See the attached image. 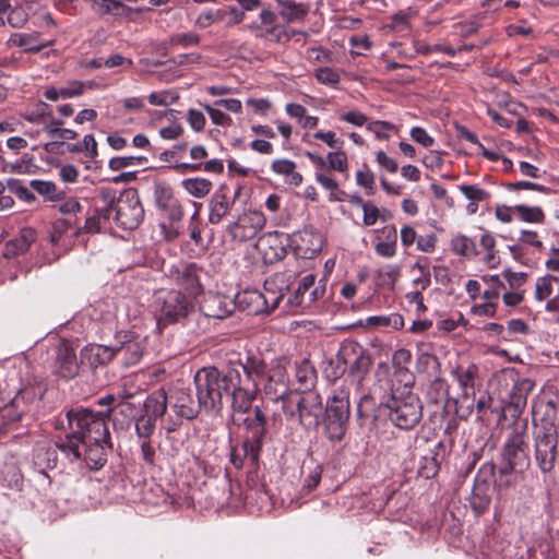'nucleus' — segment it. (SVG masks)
<instances>
[{"instance_id": "obj_14", "label": "nucleus", "mask_w": 559, "mask_h": 559, "mask_svg": "<svg viewBox=\"0 0 559 559\" xmlns=\"http://www.w3.org/2000/svg\"><path fill=\"white\" fill-rule=\"evenodd\" d=\"M201 273L202 271L195 264L186 263L173 265L168 270L169 278L192 296L200 294L202 290L200 283Z\"/></svg>"}, {"instance_id": "obj_20", "label": "nucleus", "mask_w": 559, "mask_h": 559, "mask_svg": "<svg viewBox=\"0 0 559 559\" xmlns=\"http://www.w3.org/2000/svg\"><path fill=\"white\" fill-rule=\"evenodd\" d=\"M106 447H110L109 440H91V442L82 441V456L79 460L83 459L91 469H98L106 462Z\"/></svg>"}, {"instance_id": "obj_41", "label": "nucleus", "mask_w": 559, "mask_h": 559, "mask_svg": "<svg viewBox=\"0 0 559 559\" xmlns=\"http://www.w3.org/2000/svg\"><path fill=\"white\" fill-rule=\"evenodd\" d=\"M518 218L525 223L543 224L545 222V213L540 206H528L525 204L514 205Z\"/></svg>"}, {"instance_id": "obj_36", "label": "nucleus", "mask_w": 559, "mask_h": 559, "mask_svg": "<svg viewBox=\"0 0 559 559\" xmlns=\"http://www.w3.org/2000/svg\"><path fill=\"white\" fill-rule=\"evenodd\" d=\"M181 186L190 195L202 199L211 192L213 183L209 179L197 177L182 180Z\"/></svg>"}, {"instance_id": "obj_63", "label": "nucleus", "mask_w": 559, "mask_h": 559, "mask_svg": "<svg viewBox=\"0 0 559 559\" xmlns=\"http://www.w3.org/2000/svg\"><path fill=\"white\" fill-rule=\"evenodd\" d=\"M409 134L413 141L424 147H430L435 144V139L421 127H413Z\"/></svg>"}, {"instance_id": "obj_40", "label": "nucleus", "mask_w": 559, "mask_h": 559, "mask_svg": "<svg viewBox=\"0 0 559 559\" xmlns=\"http://www.w3.org/2000/svg\"><path fill=\"white\" fill-rule=\"evenodd\" d=\"M413 271H418L419 273V275L413 280V285L416 287V290H426L431 284L428 258H419L413 265Z\"/></svg>"}, {"instance_id": "obj_21", "label": "nucleus", "mask_w": 559, "mask_h": 559, "mask_svg": "<svg viewBox=\"0 0 559 559\" xmlns=\"http://www.w3.org/2000/svg\"><path fill=\"white\" fill-rule=\"evenodd\" d=\"M116 356L112 347L90 344L81 350V364H87L92 368L108 364Z\"/></svg>"}, {"instance_id": "obj_46", "label": "nucleus", "mask_w": 559, "mask_h": 559, "mask_svg": "<svg viewBox=\"0 0 559 559\" xmlns=\"http://www.w3.org/2000/svg\"><path fill=\"white\" fill-rule=\"evenodd\" d=\"M227 15L226 10L223 9H210L201 12L194 21V25L198 28L204 29L212 26L214 23L223 21Z\"/></svg>"}, {"instance_id": "obj_22", "label": "nucleus", "mask_w": 559, "mask_h": 559, "mask_svg": "<svg viewBox=\"0 0 559 559\" xmlns=\"http://www.w3.org/2000/svg\"><path fill=\"white\" fill-rule=\"evenodd\" d=\"M492 490L486 479L480 475L476 477L471 497V507L475 514H481L489 508Z\"/></svg>"}, {"instance_id": "obj_15", "label": "nucleus", "mask_w": 559, "mask_h": 559, "mask_svg": "<svg viewBox=\"0 0 559 559\" xmlns=\"http://www.w3.org/2000/svg\"><path fill=\"white\" fill-rule=\"evenodd\" d=\"M73 343L62 340L56 347L55 369L63 378L71 379L79 373L80 364Z\"/></svg>"}, {"instance_id": "obj_47", "label": "nucleus", "mask_w": 559, "mask_h": 559, "mask_svg": "<svg viewBox=\"0 0 559 559\" xmlns=\"http://www.w3.org/2000/svg\"><path fill=\"white\" fill-rule=\"evenodd\" d=\"M34 462L40 468H53L57 463L56 450L46 447H37Z\"/></svg>"}, {"instance_id": "obj_13", "label": "nucleus", "mask_w": 559, "mask_h": 559, "mask_svg": "<svg viewBox=\"0 0 559 559\" xmlns=\"http://www.w3.org/2000/svg\"><path fill=\"white\" fill-rule=\"evenodd\" d=\"M169 403L177 416L191 420L203 409V404L197 397L193 399L191 390L187 388H175L169 394Z\"/></svg>"}, {"instance_id": "obj_1", "label": "nucleus", "mask_w": 559, "mask_h": 559, "mask_svg": "<svg viewBox=\"0 0 559 559\" xmlns=\"http://www.w3.org/2000/svg\"><path fill=\"white\" fill-rule=\"evenodd\" d=\"M287 365L288 361L285 358L274 359L267 365L255 355H248L243 360L238 361V367L241 368L243 373V388L236 393L235 402L240 413L250 409L260 389L274 402L278 401V396L288 392Z\"/></svg>"}, {"instance_id": "obj_33", "label": "nucleus", "mask_w": 559, "mask_h": 559, "mask_svg": "<svg viewBox=\"0 0 559 559\" xmlns=\"http://www.w3.org/2000/svg\"><path fill=\"white\" fill-rule=\"evenodd\" d=\"M260 452L257 448L247 444L242 441L240 445H235L230 450V462L236 468H241L246 460H249L252 464L258 462Z\"/></svg>"}, {"instance_id": "obj_54", "label": "nucleus", "mask_w": 559, "mask_h": 559, "mask_svg": "<svg viewBox=\"0 0 559 559\" xmlns=\"http://www.w3.org/2000/svg\"><path fill=\"white\" fill-rule=\"evenodd\" d=\"M145 160L142 156H119V157H112L109 160V168L111 170H120L122 168H127L130 166L140 165Z\"/></svg>"}, {"instance_id": "obj_28", "label": "nucleus", "mask_w": 559, "mask_h": 559, "mask_svg": "<svg viewBox=\"0 0 559 559\" xmlns=\"http://www.w3.org/2000/svg\"><path fill=\"white\" fill-rule=\"evenodd\" d=\"M240 188L235 191L230 201L225 194H214L210 203L209 221L211 224H218L230 211L235 199L240 194Z\"/></svg>"}, {"instance_id": "obj_31", "label": "nucleus", "mask_w": 559, "mask_h": 559, "mask_svg": "<svg viewBox=\"0 0 559 559\" xmlns=\"http://www.w3.org/2000/svg\"><path fill=\"white\" fill-rule=\"evenodd\" d=\"M169 403V395L165 390H157L150 394L144 403L146 412L150 413L154 419L164 416Z\"/></svg>"}, {"instance_id": "obj_39", "label": "nucleus", "mask_w": 559, "mask_h": 559, "mask_svg": "<svg viewBox=\"0 0 559 559\" xmlns=\"http://www.w3.org/2000/svg\"><path fill=\"white\" fill-rule=\"evenodd\" d=\"M451 250L461 257L472 259L477 255L474 240L465 235H456L451 239Z\"/></svg>"}, {"instance_id": "obj_7", "label": "nucleus", "mask_w": 559, "mask_h": 559, "mask_svg": "<svg viewBox=\"0 0 559 559\" xmlns=\"http://www.w3.org/2000/svg\"><path fill=\"white\" fill-rule=\"evenodd\" d=\"M153 308L159 325L185 319L192 309L191 301L179 290L162 289L154 296Z\"/></svg>"}, {"instance_id": "obj_58", "label": "nucleus", "mask_w": 559, "mask_h": 559, "mask_svg": "<svg viewBox=\"0 0 559 559\" xmlns=\"http://www.w3.org/2000/svg\"><path fill=\"white\" fill-rule=\"evenodd\" d=\"M314 75L320 83L325 85H335L341 80L338 72L329 67L317 69Z\"/></svg>"}, {"instance_id": "obj_25", "label": "nucleus", "mask_w": 559, "mask_h": 559, "mask_svg": "<svg viewBox=\"0 0 559 559\" xmlns=\"http://www.w3.org/2000/svg\"><path fill=\"white\" fill-rule=\"evenodd\" d=\"M490 472L492 473L495 486L500 489H508L523 480L525 469H518L512 465L503 463L497 471L490 467Z\"/></svg>"}, {"instance_id": "obj_16", "label": "nucleus", "mask_w": 559, "mask_h": 559, "mask_svg": "<svg viewBox=\"0 0 559 559\" xmlns=\"http://www.w3.org/2000/svg\"><path fill=\"white\" fill-rule=\"evenodd\" d=\"M154 199L156 206L164 211L173 221H180L183 216V210L175 198L173 188L165 181L154 183Z\"/></svg>"}, {"instance_id": "obj_44", "label": "nucleus", "mask_w": 559, "mask_h": 559, "mask_svg": "<svg viewBox=\"0 0 559 559\" xmlns=\"http://www.w3.org/2000/svg\"><path fill=\"white\" fill-rule=\"evenodd\" d=\"M370 359L367 356L359 355L355 358L354 364L350 366V383H355L359 388L369 371Z\"/></svg>"}, {"instance_id": "obj_19", "label": "nucleus", "mask_w": 559, "mask_h": 559, "mask_svg": "<svg viewBox=\"0 0 559 559\" xmlns=\"http://www.w3.org/2000/svg\"><path fill=\"white\" fill-rule=\"evenodd\" d=\"M532 415L535 429L556 428L557 407L552 400L544 396L534 400Z\"/></svg>"}, {"instance_id": "obj_32", "label": "nucleus", "mask_w": 559, "mask_h": 559, "mask_svg": "<svg viewBox=\"0 0 559 559\" xmlns=\"http://www.w3.org/2000/svg\"><path fill=\"white\" fill-rule=\"evenodd\" d=\"M295 378L299 383L298 389H310L314 385L317 373L311 362L302 358L295 362Z\"/></svg>"}, {"instance_id": "obj_52", "label": "nucleus", "mask_w": 559, "mask_h": 559, "mask_svg": "<svg viewBox=\"0 0 559 559\" xmlns=\"http://www.w3.org/2000/svg\"><path fill=\"white\" fill-rule=\"evenodd\" d=\"M78 136V133L74 130L71 129H63L61 128L58 132L56 140L48 142L44 145V150L47 153H57L58 147L64 143L66 140H73Z\"/></svg>"}, {"instance_id": "obj_49", "label": "nucleus", "mask_w": 559, "mask_h": 559, "mask_svg": "<svg viewBox=\"0 0 559 559\" xmlns=\"http://www.w3.org/2000/svg\"><path fill=\"white\" fill-rule=\"evenodd\" d=\"M178 98V93L169 90L153 92L148 95V102L154 106H169L175 104Z\"/></svg>"}, {"instance_id": "obj_56", "label": "nucleus", "mask_w": 559, "mask_h": 559, "mask_svg": "<svg viewBox=\"0 0 559 559\" xmlns=\"http://www.w3.org/2000/svg\"><path fill=\"white\" fill-rule=\"evenodd\" d=\"M329 167L340 173H345L348 168L347 156L342 151L330 152L326 155Z\"/></svg>"}, {"instance_id": "obj_37", "label": "nucleus", "mask_w": 559, "mask_h": 559, "mask_svg": "<svg viewBox=\"0 0 559 559\" xmlns=\"http://www.w3.org/2000/svg\"><path fill=\"white\" fill-rule=\"evenodd\" d=\"M382 233L386 240L376 245V252L380 257L392 258L396 253V228L394 226H385Z\"/></svg>"}, {"instance_id": "obj_27", "label": "nucleus", "mask_w": 559, "mask_h": 559, "mask_svg": "<svg viewBox=\"0 0 559 559\" xmlns=\"http://www.w3.org/2000/svg\"><path fill=\"white\" fill-rule=\"evenodd\" d=\"M452 373L463 392V396L468 399L474 395L475 383L478 374L477 366L474 364H469L466 367L459 366Z\"/></svg>"}, {"instance_id": "obj_55", "label": "nucleus", "mask_w": 559, "mask_h": 559, "mask_svg": "<svg viewBox=\"0 0 559 559\" xmlns=\"http://www.w3.org/2000/svg\"><path fill=\"white\" fill-rule=\"evenodd\" d=\"M395 129L396 128L394 124H392L389 121H384V120H377V121L369 122L367 124V130L372 132L376 135V138L380 139V140H388L390 138V135L388 134V131H392Z\"/></svg>"}, {"instance_id": "obj_62", "label": "nucleus", "mask_w": 559, "mask_h": 559, "mask_svg": "<svg viewBox=\"0 0 559 559\" xmlns=\"http://www.w3.org/2000/svg\"><path fill=\"white\" fill-rule=\"evenodd\" d=\"M204 109L209 114V116L214 124L221 126V127H229L231 124V122H233L231 118L224 111H222L217 108H214L210 105H205Z\"/></svg>"}, {"instance_id": "obj_5", "label": "nucleus", "mask_w": 559, "mask_h": 559, "mask_svg": "<svg viewBox=\"0 0 559 559\" xmlns=\"http://www.w3.org/2000/svg\"><path fill=\"white\" fill-rule=\"evenodd\" d=\"M349 415V389L342 385L334 391L326 403L324 429L330 440L338 441L344 437Z\"/></svg>"}, {"instance_id": "obj_26", "label": "nucleus", "mask_w": 559, "mask_h": 559, "mask_svg": "<svg viewBox=\"0 0 559 559\" xmlns=\"http://www.w3.org/2000/svg\"><path fill=\"white\" fill-rule=\"evenodd\" d=\"M36 239V233L32 228H23L13 239L9 240L3 249L5 258H13L28 250L32 242Z\"/></svg>"}, {"instance_id": "obj_2", "label": "nucleus", "mask_w": 559, "mask_h": 559, "mask_svg": "<svg viewBox=\"0 0 559 559\" xmlns=\"http://www.w3.org/2000/svg\"><path fill=\"white\" fill-rule=\"evenodd\" d=\"M197 397L203 404V411H219L223 405V395H231V406L239 412L235 396L239 389L243 388L241 368L238 362L233 364L226 371L216 367H203L194 376Z\"/></svg>"}, {"instance_id": "obj_38", "label": "nucleus", "mask_w": 559, "mask_h": 559, "mask_svg": "<svg viewBox=\"0 0 559 559\" xmlns=\"http://www.w3.org/2000/svg\"><path fill=\"white\" fill-rule=\"evenodd\" d=\"M379 393V400H381V396L385 394L383 390L379 386V378L377 377V384L373 389V393H364L359 397V402L357 405V416L359 418L368 417L369 414L374 409L376 402L374 399L377 394ZM390 393V391H386V394Z\"/></svg>"}, {"instance_id": "obj_43", "label": "nucleus", "mask_w": 559, "mask_h": 559, "mask_svg": "<svg viewBox=\"0 0 559 559\" xmlns=\"http://www.w3.org/2000/svg\"><path fill=\"white\" fill-rule=\"evenodd\" d=\"M559 284V277L555 275H545L543 277H538L535 284V298L538 301L546 302L551 299V295L554 293V285Z\"/></svg>"}, {"instance_id": "obj_10", "label": "nucleus", "mask_w": 559, "mask_h": 559, "mask_svg": "<svg viewBox=\"0 0 559 559\" xmlns=\"http://www.w3.org/2000/svg\"><path fill=\"white\" fill-rule=\"evenodd\" d=\"M246 28L257 38L270 39L275 43H285L292 37L287 29L278 24L277 15L269 9L261 10L259 19L247 24Z\"/></svg>"}, {"instance_id": "obj_34", "label": "nucleus", "mask_w": 559, "mask_h": 559, "mask_svg": "<svg viewBox=\"0 0 559 559\" xmlns=\"http://www.w3.org/2000/svg\"><path fill=\"white\" fill-rule=\"evenodd\" d=\"M190 157L193 160L192 163H176L170 167L180 173L200 170L202 169L203 159L207 157V151L203 145H194L190 148Z\"/></svg>"}, {"instance_id": "obj_57", "label": "nucleus", "mask_w": 559, "mask_h": 559, "mask_svg": "<svg viewBox=\"0 0 559 559\" xmlns=\"http://www.w3.org/2000/svg\"><path fill=\"white\" fill-rule=\"evenodd\" d=\"M171 44L180 46L182 48H188L191 46H198L200 43V36L197 33L188 32V33H179L171 36Z\"/></svg>"}, {"instance_id": "obj_35", "label": "nucleus", "mask_w": 559, "mask_h": 559, "mask_svg": "<svg viewBox=\"0 0 559 559\" xmlns=\"http://www.w3.org/2000/svg\"><path fill=\"white\" fill-rule=\"evenodd\" d=\"M299 400L300 393L297 391H289L283 396H278V401L282 403V411L287 419L298 423L299 414Z\"/></svg>"}, {"instance_id": "obj_23", "label": "nucleus", "mask_w": 559, "mask_h": 559, "mask_svg": "<svg viewBox=\"0 0 559 559\" xmlns=\"http://www.w3.org/2000/svg\"><path fill=\"white\" fill-rule=\"evenodd\" d=\"M533 388L534 382L530 379H520L515 381L508 395V407H512L516 414H521L526 406L528 393Z\"/></svg>"}, {"instance_id": "obj_30", "label": "nucleus", "mask_w": 559, "mask_h": 559, "mask_svg": "<svg viewBox=\"0 0 559 559\" xmlns=\"http://www.w3.org/2000/svg\"><path fill=\"white\" fill-rule=\"evenodd\" d=\"M116 356H121L123 358V364L126 366H133L138 364L143 355V345L138 340H128L122 343L121 346L115 348Z\"/></svg>"}, {"instance_id": "obj_48", "label": "nucleus", "mask_w": 559, "mask_h": 559, "mask_svg": "<svg viewBox=\"0 0 559 559\" xmlns=\"http://www.w3.org/2000/svg\"><path fill=\"white\" fill-rule=\"evenodd\" d=\"M401 273V267L395 264H389L377 271V277L380 284L393 288Z\"/></svg>"}, {"instance_id": "obj_3", "label": "nucleus", "mask_w": 559, "mask_h": 559, "mask_svg": "<svg viewBox=\"0 0 559 559\" xmlns=\"http://www.w3.org/2000/svg\"><path fill=\"white\" fill-rule=\"evenodd\" d=\"M111 408L106 412H93L88 408L71 409L67 413L68 426L71 432L57 447L70 460L79 461L82 456V441H105L110 439L106 418Z\"/></svg>"}, {"instance_id": "obj_29", "label": "nucleus", "mask_w": 559, "mask_h": 559, "mask_svg": "<svg viewBox=\"0 0 559 559\" xmlns=\"http://www.w3.org/2000/svg\"><path fill=\"white\" fill-rule=\"evenodd\" d=\"M278 4L280 15L287 23L301 21L308 14L309 8L307 4L298 3L293 0H275Z\"/></svg>"}, {"instance_id": "obj_24", "label": "nucleus", "mask_w": 559, "mask_h": 559, "mask_svg": "<svg viewBox=\"0 0 559 559\" xmlns=\"http://www.w3.org/2000/svg\"><path fill=\"white\" fill-rule=\"evenodd\" d=\"M265 423V415L259 407H255L254 418L247 424L249 436L243 440V442L257 448L258 452H261L263 439L266 433Z\"/></svg>"}, {"instance_id": "obj_8", "label": "nucleus", "mask_w": 559, "mask_h": 559, "mask_svg": "<svg viewBox=\"0 0 559 559\" xmlns=\"http://www.w3.org/2000/svg\"><path fill=\"white\" fill-rule=\"evenodd\" d=\"M285 284V275L276 274L265 280L263 292L245 293L239 296V302H248L254 313L273 311L284 297Z\"/></svg>"}, {"instance_id": "obj_17", "label": "nucleus", "mask_w": 559, "mask_h": 559, "mask_svg": "<svg viewBox=\"0 0 559 559\" xmlns=\"http://www.w3.org/2000/svg\"><path fill=\"white\" fill-rule=\"evenodd\" d=\"M235 307L230 297L221 294H209L201 302L200 310L207 318L225 319L234 312Z\"/></svg>"}, {"instance_id": "obj_53", "label": "nucleus", "mask_w": 559, "mask_h": 559, "mask_svg": "<svg viewBox=\"0 0 559 559\" xmlns=\"http://www.w3.org/2000/svg\"><path fill=\"white\" fill-rule=\"evenodd\" d=\"M8 187L12 193H14L19 199L25 202L35 201V195L29 189L22 183L19 179H9Z\"/></svg>"}, {"instance_id": "obj_18", "label": "nucleus", "mask_w": 559, "mask_h": 559, "mask_svg": "<svg viewBox=\"0 0 559 559\" xmlns=\"http://www.w3.org/2000/svg\"><path fill=\"white\" fill-rule=\"evenodd\" d=\"M298 424L306 428L316 427L322 413V403L314 393L300 394Z\"/></svg>"}, {"instance_id": "obj_50", "label": "nucleus", "mask_w": 559, "mask_h": 559, "mask_svg": "<svg viewBox=\"0 0 559 559\" xmlns=\"http://www.w3.org/2000/svg\"><path fill=\"white\" fill-rule=\"evenodd\" d=\"M155 430V419L152 416H140L135 421V432L139 439H151Z\"/></svg>"}, {"instance_id": "obj_42", "label": "nucleus", "mask_w": 559, "mask_h": 559, "mask_svg": "<svg viewBox=\"0 0 559 559\" xmlns=\"http://www.w3.org/2000/svg\"><path fill=\"white\" fill-rule=\"evenodd\" d=\"M479 245L486 251L483 259L484 263L491 269L497 267L500 264V258L496 251L495 237L489 233H485L480 237Z\"/></svg>"}, {"instance_id": "obj_11", "label": "nucleus", "mask_w": 559, "mask_h": 559, "mask_svg": "<svg viewBox=\"0 0 559 559\" xmlns=\"http://www.w3.org/2000/svg\"><path fill=\"white\" fill-rule=\"evenodd\" d=\"M502 461L518 469H526L530 466L525 427L514 428L508 436L502 452Z\"/></svg>"}, {"instance_id": "obj_4", "label": "nucleus", "mask_w": 559, "mask_h": 559, "mask_svg": "<svg viewBox=\"0 0 559 559\" xmlns=\"http://www.w3.org/2000/svg\"><path fill=\"white\" fill-rule=\"evenodd\" d=\"M377 377L379 378L380 389L385 393L386 391H390V393L381 396L380 400V404L384 405L390 411V421L401 429H413L423 416L419 399L409 390L401 396H397L395 390L391 385L388 367H379L377 370Z\"/></svg>"}, {"instance_id": "obj_45", "label": "nucleus", "mask_w": 559, "mask_h": 559, "mask_svg": "<svg viewBox=\"0 0 559 559\" xmlns=\"http://www.w3.org/2000/svg\"><path fill=\"white\" fill-rule=\"evenodd\" d=\"M366 325L371 328L392 326L393 329L399 330L404 325V320L399 313H391L389 316H371L366 319Z\"/></svg>"}, {"instance_id": "obj_61", "label": "nucleus", "mask_w": 559, "mask_h": 559, "mask_svg": "<svg viewBox=\"0 0 559 559\" xmlns=\"http://www.w3.org/2000/svg\"><path fill=\"white\" fill-rule=\"evenodd\" d=\"M460 190L469 201L480 202L488 198V193L475 185H462Z\"/></svg>"}, {"instance_id": "obj_12", "label": "nucleus", "mask_w": 559, "mask_h": 559, "mask_svg": "<svg viewBox=\"0 0 559 559\" xmlns=\"http://www.w3.org/2000/svg\"><path fill=\"white\" fill-rule=\"evenodd\" d=\"M266 224V218L261 211H248L239 216L238 221L228 225V233L239 241L253 239Z\"/></svg>"}, {"instance_id": "obj_6", "label": "nucleus", "mask_w": 559, "mask_h": 559, "mask_svg": "<svg viewBox=\"0 0 559 559\" xmlns=\"http://www.w3.org/2000/svg\"><path fill=\"white\" fill-rule=\"evenodd\" d=\"M114 219L123 229H135L144 218V209L135 189H124L115 203V207L107 209L104 221Z\"/></svg>"}, {"instance_id": "obj_51", "label": "nucleus", "mask_w": 559, "mask_h": 559, "mask_svg": "<svg viewBox=\"0 0 559 559\" xmlns=\"http://www.w3.org/2000/svg\"><path fill=\"white\" fill-rule=\"evenodd\" d=\"M29 186L38 194L47 197L49 200H55L58 198L57 186L52 181L34 179L29 182Z\"/></svg>"}, {"instance_id": "obj_59", "label": "nucleus", "mask_w": 559, "mask_h": 559, "mask_svg": "<svg viewBox=\"0 0 559 559\" xmlns=\"http://www.w3.org/2000/svg\"><path fill=\"white\" fill-rule=\"evenodd\" d=\"M123 7L119 0H93V10L98 14H107L118 11Z\"/></svg>"}, {"instance_id": "obj_9", "label": "nucleus", "mask_w": 559, "mask_h": 559, "mask_svg": "<svg viewBox=\"0 0 559 559\" xmlns=\"http://www.w3.org/2000/svg\"><path fill=\"white\" fill-rule=\"evenodd\" d=\"M558 430L557 428L534 430V459L542 473L554 469L557 459Z\"/></svg>"}, {"instance_id": "obj_64", "label": "nucleus", "mask_w": 559, "mask_h": 559, "mask_svg": "<svg viewBox=\"0 0 559 559\" xmlns=\"http://www.w3.org/2000/svg\"><path fill=\"white\" fill-rule=\"evenodd\" d=\"M187 121L189 122L191 129L197 132L202 131L206 123V119L203 112L192 108L187 112Z\"/></svg>"}, {"instance_id": "obj_60", "label": "nucleus", "mask_w": 559, "mask_h": 559, "mask_svg": "<svg viewBox=\"0 0 559 559\" xmlns=\"http://www.w3.org/2000/svg\"><path fill=\"white\" fill-rule=\"evenodd\" d=\"M357 185L364 187L367 190V194L371 195L373 193L374 186V175L368 169V167H364L359 169L356 174Z\"/></svg>"}]
</instances>
